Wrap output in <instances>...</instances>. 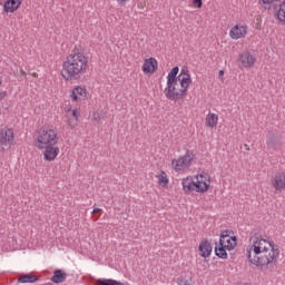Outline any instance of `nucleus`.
Segmentation results:
<instances>
[{
    "label": "nucleus",
    "mask_w": 285,
    "mask_h": 285,
    "mask_svg": "<svg viewBox=\"0 0 285 285\" xmlns=\"http://www.w3.org/2000/svg\"><path fill=\"white\" fill-rule=\"evenodd\" d=\"M277 257H279V247H272L271 249L263 250L261 254L248 258V262L261 268V271H268L277 266Z\"/></svg>",
    "instance_id": "nucleus-3"
},
{
    "label": "nucleus",
    "mask_w": 285,
    "mask_h": 285,
    "mask_svg": "<svg viewBox=\"0 0 285 285\" xmlns=\"http://www.w3.org/2000/svg\"><path fill=\"white\" fill-rule=\"evenodd\" d=\"M194 6H196V8H202L204 6V1L203 0H193Z\"/></svg>",
    "instance_id": "nucleus-32"
},
{
    "label": "nucleus",
    "mask_w": 285,
    "mask_h": 285,
    "mask_svg": "<svg viewBox=\"0 0 285 285\" xmlns=\"http://www.w3.org/2000/svg\"><path fill=\"white\" fill-rule=\"evenodd\" d=\"M14 144V130L12 128L0 129V150H6L3 146H12Z\"/></svg>",
    "instance_id": "nucleus-6"
},
{
    "label": "nucleus",
    "mask_w": 285,
    "mask_h": 285,
    "mask_svg": "<svg viewBox=\"0 0 285 285\" xmlns=\"http://www.w3.org/2000/svg\"><path fill=\"white\" fill-rule=\"evenodd\" d=\"M275 190H284L285 189V173H277L274 177L273 184Z\"/></svg>",
    "instance_id": "nucleus-17"
},
{
    "label": "nucleus",
    "mask_w": 285,
    "mask_h": 285,
    "mask_svg": "<svg viewBox=\"0 0 285 285\" xmlns=\"http://www.w3.org/2000/svg\"><path fill=\"white\" fill-rule=\"evenodd\" d=\"M248 35V27L246 24H236L229 31L232 39H244Z\"/></svg>",
    "instance_id": "nucleus-9"
},
{
    "label": "nucleus",
    "mask_w": 285,
    "mask_h": 285,
    "mask_svg": "<svg viewBox=\"0 0 285 285\" xmlns=\"http://www.w3.org/2000/svg\"><path fill=\"white\" fill-rule=\"evenodd\" d=\"M177 75H179V67L176 66L169 71L167 76V81H179V76Z\"/></svg>",
    "instance_id": "nucleus-24"
},
{
    "label": "nucleus",
    "mask_w": 285,
    "mask_h": 285,
    "mask_svg": "<svg viewBox=\"0 0 285 285\" xmlns=\"http://www.w3.org/2000/svg\"><path fill=\"white\" fill-rule=\"evenodd\" d=\"M228 247L224 245V235L222 236V239H219V243L215 244V255L219 259H228Z\"/></svg>",
    "instance_id": "nucleus-13"
},
{
    "label": "nucleus",
    "mask_w": 285,
    "mask_h": 285,
    "mask_svg": "<svg viewBox=\"0 0 285 285\" xmlns=\"http://www.w3.org/2000/svg\"><path fill=\"white\" fill-rule=\"evenodd\" d=\"M88 72V57L83 52H73L62 63L61 77L65 81H79Z\"/></svg>",
    "instance_id": "nucleus-1"
},
{
    "label": "nucleus",
    "mask_w": 285,
    "mask_h": 285,
    "mask_svg": "<svg viewBox=\"0 0 285 285\" xmlns=\"http://www.w3.org/2000/svg\"><path fill=\"white\" fill-rule=\"evenodd\" d=\"M138 8H142V4H141V3H139V4H138Z\"/></svg>",
    "instance_id": "nucleus-39"
},
{
    "label": "nucleus",
    "mask_w": 285,
    "mask_h": 285,
    "mask_svg": "<svg viewBox=\"0 0 285 285\" xmlns=\"http://www.w3.org/2000/svg\"><path fill=\"white\" fill-rule=\"evenodd\" d=\"M219 121V116L217 114L209 112L205 119V126L207 128H215Z\"/></svg>",
    "instance_id": "nucleus-21"
},
{
    "label": "nucleus",
    "mask_w": 285,
    "mask_h": 285,
    "mask_svg": "<svg viewBox=\"0 0 285 285\" xmlns=\"http://www.w3.org/2000/svg\"><path fill=\"white\" fill-rule=\"evenodd\" d=\"M72 117H75L76 119H79V111L77 109L72 111Z\"/></svg>",
    "instance_id": "nucleus-35"
},
{
    "label": "nucleus",
    "mask_w": 285,
    "mask_h": 285,
    "mask_svg": "<svg viewBox=\"0 0 285 285\" xmlns=\"http://www.w3.org/2000/svg\"><path fill=\"white\" fill-rule=\"evenodd\" d=\"M266 144L271 148H275V146H277V144H278L277 137L275 135L268 136L267 140H266Z\"/></svg>",
    "instance_id": "nucleus-29"
},
{
    "label": "nucleus",
    "mask_w": 285,
    "mask_h": 285,
    "mask_svg": "<svg viewBox=\"0 0 285 285\" xmlns=\"http://www.w3.org/2000/svg\"><path fill=\"white\" fill-rule=\"evenodd\" d=\"M6 97H8V91H1L0 99H6Z\"/></svg>",
    "instance_id": "nucleus-34"
},
{
    "label": "nucleus",
    "mask_w": 285,
    "mask_h": 285,
    "mask_svg": "<svg viewBox=\"0 0 285 285\" xmlns=\"http://www.w3.org/2000/svg\"><path fill=\"white\" fill-rule=\"evenodd\" d=\"M181 184L185 195H190V193H195V179H193V177L188 176L187 178H184Z\"/></svg>",
    "instance_id": "nucleus-18"
},
{
    "label": "nucleus",
    "mask_w": 285,
    "mask_h": 285,
    "mask_svg": "<svg viewBox=\"0 0 285 285\" xmlns=\"http://www.w3.org/2000/svg\"><path fill=\"white\" fill-rule=\"evenodd\" d=\"M279 0H259L258 3L264 8V10H271L274 8L277 10V2Z\"/></svg>",
    "instance_id": "nucleus-22"
},
{
    "label": "nucleus",
    "mask_w": 285,
    "mask_h": 285,
    "mask_svg": "<svg viewBox=\"0 0 285 285\" xmlns=\"http://www.w3.org/2000/svg\"><path fill=\"white\" fill-rule=\"evenodd\" d=\"M42 150L45 161H55L59 157V147L57 145H49L43 147Z\"/></svg>",
    "instance_id": "nucleus-10"
},
{
    "label": "nucleus",
    "mask_w": 285,
    "mask_h": 285,
    "mask_svg": "<svg viewBox=\"0 0 285 285\" xmlns=\"http://www.w3.org/2000/svg\"><path fill=\"white\" fill-rule=\"evenodd\" d=\"M179 83L180 89L177 88ZM190 83H193V78H181V76L178 77V81H167V87L164 90L166 99H169V101H179V99H186Z\"/></svg>",
    "instance_id": "nucleus-2"
},
{
    "label": "nucleus",
    "mask_w": 285,
    "mask_h": 285,
    "mask_svg": "<svg viewBox=\"0 0 285 285\" xmlns=\"http://www.w3.org/2000/svg\"><path fill=\"white\" fill-rule=\"evenodd\" d=\"M230 233H233L230 229L223 230L219 239L224 235L223 245L227 247V250H235L237 248V236H230Z\"/></svg>",
    "instance_id": "nucleus-8"
},
{
    "label": "nucleus",
    "mask_w": 285,
    "mask_h": 285,
    "mask_svg": "<svg viewBox=\"0 0 285 285\" xmlns=\"http://www.w3.org/2000/svg\"><path fill=\"white\" fill-rule=\"evenodd\" d=\"M21 0H7L3 4L4 12H17L21 8Z\"/></svg>",
    "instance_id": "nucleus-16"
},
{
    "label": "nucleus",
    "mask_w": 285,
    "mask_h": 285,
    "mask_svg": "<svg viewBox=\"0 0 285 285\" xmlns=\"http://www.w3.org/2000/svg\"><path fill=\"white\" fill-rule=\"evenodd\" d=\"M126 1H128V0H118V3H119L120 6H122L124 3H126Z\"/></svg>",
    "instance_id": "nucleus-36"
},
{
    "label": "nucleus",
    "mask_w": 285,
    "mask_h": 285,
    "mask_svg": "<svg viewBox=\"0 0 285 285\" xmlns=\"http://www.w3.org/2000/svg\"><path fill=\"white\" fill-rule=\"evenodd\" d=\"M218 75L219 77H224V70H219Z\"/></svg>",
    "instance_id": "nucleus-37"
},
{
    "label": "nucleus",
    "mask_w": 285,
    "mask_h": 285,
    "mask_svg": "<svg viewBox=\"0 0 285 285\" xmlns=\"http://www.w3.org/2000/svg\"><path fill=\"white\" fill-rule=\"evenodd\" d=\"M180 158H183L185 166L187 168H190V166H193V161L195 159V154L191 150H186V154L184 156H181Z\"/></svg>",
    "instance_id": "nucleus-23"
},
{
    "label": "nucleus",
    "mask_w": 285,
    "mask_h": 285,
    "mask_svg": "<svg viewBox=\"0 0 285 285\" xmlns=\"http://www.w3.org/2000/svg\"><path fill=\"white\" fill-rule=\"evenodd\" d=\"M171 166H173L174 169H176L177 171L184 170V168H188V167H186V163L183 160L181 157H179L178 159L171 160Z\"/></svg>",
    "instance_id": "nucleus-25"
},
{
    "label": "nucleus",
    "mask_w": 285,
    "mask_h": 285,
    "mask_svg": "<svg viewBox=\"0 0 285 285\" xmlns=\"http://www.w3.org/2000/svg\"><path fill=\"white\" fill-rule=\"evenodd\" d=\"M19 284H35V282H39V276H35V274H22L18 278Z\"/></svg>",
    "instance_id": "nucleus-20"
},
{
    "label": "nucleus",
    "mask_w": 285,
    "mask_h": 285,
    "mask_svg": "<svg viewBox=\"0 0 285 285\" xmlns=\"http://www.w3.org/2000/svg\"><path fill=\"white\" fill-rule=\"evenodd\" d=\"M177 284L178 285H193V278H185L183 276L177 278Z\"/></svg>",
    "instance_id": "nucleus-30"
},
{
    "label": "nucleus",
    "mask_w": 285,
    "mask_h": 285,
    "mask_svg": "<svg viewBox=\"0 0 285 285\" xmlns=\"http://www.w3.org/2000/svg\"><path fill=\"white\" fill-rule=\"evenodd\" d=\"M198 253L200 257L207 259V257L213 255V244H210L208 239H203L198 246Z\"/></svg>",
    "instance_id": "nucleus-11"
},
{
    "label": "nucleus",
    "mask_w": 285,
    "mask_h": 285,
    "mask_svg": "<svg viewBox=\"0 0 285 285\" xmlns=\"http://www.w3.org/2000/svg\"><path fill=\"white\" fill-rule=\"evenodd\" d=\"M59 144V135L52 128L41 127L33 135V146L38 150H43L47 146H57Z\"/></svg>",
    "instance_id": "nucleus-4"
},
{
    "label": "nucleus",
    "mask_w": 285,
    "mask_h": 285,
    "mask_svg": "<svg viewBox=\"0 0 285 285\" xmlns=\"http://www.w3.org/2000/svg\"><path fill=\"white\" fill-rule=\"evenodd\" d=\"M98 283L102 285H130L128 283H121L112 278H100L98 279Z\"/></svg>",
    "instance_id": "nucleus-27"
},
{
    "label": "nucleus",
    "mask_w": 285,
    "mask_h": 285,
    "mask_svg": "<svg viewBox=\"0 0 285 285\" xmlns=\"http://www.w3.org/2000/svg\"><path fill=\"white\" fill-rule=\"evenodd\" d=\"M199 177H197L196 181L194 180V190L196 193H208V188H210V183H206V179L207 181H210V176L208 174H200Z\"/></svg>",
    "instance_id": "nucleus-7"
},
{
    "label": "nucleus",
    "mask_w": 285,
    "mask_h": 285,
    "mask_svg": "<svg viewBox=\"0 0 285 285\" xmlns=\"http://www.w3.org/2000/svg\"><path fill=\"white\" fill-rule=\"evenodd\" d=\"M100 217H101V215L96 216V219H95V220L97 222V219H99Z\"/></svg>",
    "instance_id": "nucleus-38"
},
{
    "label": "nucleus",
    "mask_w": 285,
    "mask_h": 285,
    "mask_svg": "<svg viewBox=\"0 0 285 285\" xmlns=\"http://www.w3.org/2000/svg\"><path fill=\"white\" fill-rule=\"evenodd\" d=\"M68 277V274L62 269H56L53 276L51 277L52 284H63Z\"/></svg>",
    "instance_id": "nucleus-19"
},
{
    "label": "nucleus",
    "mask_w": 285,
    "mask_h": 285,
    "mask_svg": "<svg viewBox=\"0 0 285 285\" xmlns=\"http://www.w3.org/2000/svg\"><path fill=\"white\" fill-rule=\"evenodd\" d=\"M278 11L276 13V17L278 19V21H281V23H283V26H285V1L281 4H278Z\"/></svg>",
    "instance_id": "nucleus-26"
},
{
    "label": "nucleus",
    "mask_w": 285,
    "mask_h": 285,
    "mask_svg": "<svg viewBox=\"0 0 285 285\" xmlns=\"http://www.w3.org/2000/svg\"><path fill=\"white\" fill-rule=\"evenodd\" d=\"M97 213H101V208L95 207L94 210L91 212V215H97Z\"/></svg>",
    "instance_id": "nucleus-33"
},
{
    "label": "nucleus",
    "mask_w": 285,
    "mask_h": 285,
    "mask_svg": "<svg viewBox=\"0 0 285 285\" xmlns=\"http://www.w3.org/2000/svg\"><path fill=\"white\" fill-rule=\"evenodd\" d=\"M238 61H240L244 68H253V66H255L256 58L250 53V51H245L239 55Z\"/></svg>",
    "instance_id": "nucleus-12"
},
{
    "label": "nucleus",
    "mask_w": 285,
    "mask_h": 285,
    "mask_svg": "<svg viewBox=\"0 0 285 285\" xmlns=\"http://www.w3.org/2000/svg\"><path fill=\"white\" fill-rule=\"evenodd\" d=\"M1 83H2V81H1V79H0V86H1Z\"/></svg>",
    "instance_id": "nucleus-40"
},
{
    "label": "nucleus",
    "mask_w": 285,
    "mask_h": 285,
    "mask_svg": "<svg viewBox=\"0 0 285 285\" xmlns=\"http://www.w3.org/2000/svg\"><path fill=\"white\" fill-rule=\"evenodd\" d=\"M70 97L73 101H79V99H87L88 89H86V87L77 86L72 89Z\"/></svg>",
    "instance_id": "nucleus-14"
},
{
    "label": "nucleus",
    "mask_w": 285,
    "mask_h": 285,
    "mask_svg": "<svg viewBox=\"0 0 285 285\" xmlns=\"http://www.w3.org/2000/svg\"><path fill=\"white\" fill-rule=\"evenodd\" d=\"M250 245L246 249L247 259H252L256 255L264 253V250H271L272 248H279L275 242H271L262 237V235H255L249 238Z\"/></svg>",
    "instance_id": "nucleus-5"
},
{
    "label": "nucleus",
    "mask_w": 285,
    "mask_h": 285,
    "mask_svg": "<svg viewBox=\"0 0 285 285\" xmlns=\"http://www.w3.org/2000/svg\"><path fill=\"white\" fill-rule=\"evenodd\" d=\"M178 77H180L181 79H188L189 77L190 79V71H188V68H183Z\"/></svg>",
    "instance_id": "nucleus-31"
},
{
    "label": "nucleus",
    "mask_w": 285,
    "mask_h": 285,
    "mask_svg": "<svg viewBox=\"0 0 285 285\" xmlns=\"http://www.w3.org/2000/svg\"><path fill=\"white\" fill-rule=\"evenodd\" d=\"M159 179V186H161L163 188H166V186H168L169 180H168V176L166 175V171H161V174L158 176Z\"/></svg>",
    "instance_id": "nucleus-28"
},
{
    "label": "nucleus",
    "mask_w": 285,
    "mask_h": 285,
    "mask_svg": "<svg viewBox=\"0 0 285 285\" xmlns=\"http://www.w3.org/2000/svg\"><path fill=\"white\" fill-rule=\"evenodd\" d=\"M157 70V59L155 58H149L145 59L144 65H142V72L145 75H153Z\"/></svg>",
    "instance_id": "nucleus-15"
}]
</instances>
